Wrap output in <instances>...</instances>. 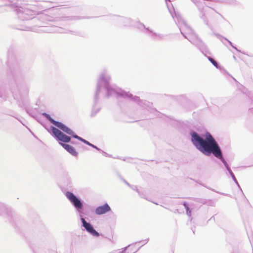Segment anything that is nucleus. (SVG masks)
Returning <instances> with one entry per match:
<instances>
[{
	"mask_svg": "<svg viewBox=\"0 0 253 253\" xmlns=\"http://www.w3.org/2000/svg\"><path fill=\"white\" fill-rule=\"evenodd\" d=\"M110 76L107 73V71L103 70L97 80L96 89L94 97V104L91 113V117H94L100 109V108H96L95 105L98 101L99 94L103 90H105L106 92L105 97L108 98L110 96H114L118 99L120 98L129 99L131 101L137 103L140 106L143 107L145 106L151 108L152 103L146 100H141L137 96H133L131 93L121 88H113L110 84Z\"/></svg>",
	"mask_w": 253,
	"mask_h": 253,
	"instance_id": "obj_1",
	"label": "nucleus"
},
{
	"mask_svg": "<svg viewBox=\"0 0 253 253\" xmlns=\"http://www.w3.org/2000/svg\"><path fill=\"white\" fill-rule=\"evenodd\" d=\"M189 134L192 143L199 151L207 156H210L212 154L222 162L228 172L231 171L223 157L219 145L209 132L207 131L204 135L205 138L194 130H191Z\"/></svg>",
	"mask_w": 253,
	"mask_h": 253,
	"instance_id": "obj_2",
	"label": "nucleus"
},
{
	"mask_svg": "<svg viewBox=\"0 0 253 253\" xmlns=\"http://www.w3.org/2000/svg\"><path fill=\"white\" fill-rule=\"evenodd\" d=\"M189 134L192 143L199 151L207 156H210L212 154L222 162L228 172L231 171L223 157L219 145L209 132L207 131L204 135L205 138L194 130H191Z\"/></svg>",
	"mask_w": 253,
	"mask_h": 253,
	"instance_id": "obj_3",
	"label": "nucleus"
},
{
	"mask_svg": "<svg viewBox=\"0 0 253 253\" xmlns=\"http://www.w3.org/2000/svg\"><path fill=\"white\" fill-rule=\"evenodd\" d=\"M65 195L75 209L77 212L79 214L82 226L91 235L94 237H98L99 233L94 229L91 224L87 222L83 216V215L84 214V201L72 192L67 191Z\"/></svg>",
	"mask_w": 253,
	"mask_h": 253,
	"instance_id": "obj_4",
	"label": "nucleus"
},
{
	"mask_svg": "<svg viewBox=\"0 0 253 253\" xmlns=\"http://www.w3.org/2000/svg\"><path fill=\"white\" fill-rule=\"evenodd\" d=\"M33 8V6L29 4L17 7L15 11L18 18L22 21H28L32 19L36 15L38 14L37 12Z\"/></svg>",
	"mask_w": 253,
	"mask_h": 253,
	"instance_id": "obj_5",
	"label": "nucleus"
},
{
	"mask_svg": "<svg viewBox=\"0 0 253 253\" xmlns=\"http://www.w3.org/2000/svg\"><path fill=\"white\" fill-rule=\"evenodd\" d=\"M50 130L51 134L58 141L63 142V143H67L71 141V137L68 136L63 132L60 131L58 128L54 126H50Z\"/></svg>",
	"mask_w": 253,
	"mask_h": 253,
	"instance_id": "obj_6",
	"label": "nucleus"
},
{
	"mask_svg": "<svg viewBox=\"0 0 253 253\" xmlns=\"http://www.w3.org/2000/svg\"><path fill=\"white\" fill-rule=\"evenodd\" d=\"M189 41L195 45L205 56H207V54H211L207 46L199 38L197 35H195V39H189Z\"/></svg>",
	"mask_w": 253,
	"mask_h": 253,
	"instance_id": "obj_7",
	"label": "nucleus"
},
{
	"mask_svg": "<svg viewBox=\"0 0 253 253\" xmlns=\"http://www.w3.org/2000/svg\"><path fill=\"white\" fill-rule=\"evenodd\" d=\"M42 115L50 123L54 125L57 128L60 129L64 132H65L68 128V127L63 123L53 119L49 114L45 112H43L42 114Z\"/></svg>",
	"mask_w": 253,
	"mask_h": 253,
	"instance_id": "obj_8",
	"label": "nucleus"
},
{
	"mask_svg": "<svg viewBox=\"0 0 253 253\" xmlns=\"http://www.w3.org/2000/svg\"><path fill=\"white\" fill-rule=\"evenodd\" d=\"M139 26L138 28L141 29V28H143L145 30L148 32L150 36L153 39L156 40H162L164 38V35L162 34L157 33L156 32H153L152 30L150 29L149 28H146L143 24L139 23Z\"/></svg>",
	"mask_w": 253,
	"mask_h": 253,
	"instance_id": "obj_9",
	"label": "nucleus"
},
{
	"mask_svg": "<svg viewBox=\"0 0 253 253\" xmlns=\"http://www.w3.org/2000/svg\"><path fill=\"white\" fill-rule=\"evenodd\" d=\"M111 211L110 206L107 203L96 207L95 209V213L97 215H102Z\"/></svg>",
	"mask_w": 253,
	"mask_h": 253,
	"instance_id": "obj_10",
	"label": "nucleus"
},
{
	"mask_svg": "<svg viewBox=\"0 0 253 253\" xmlns=\"http://www.w3.org/2000/svg\"><path fill=\"white\" fill-rule=\"evenodd\" d=\"M66 134H68V135H71L72 137L74 138H75V139H78V140H80L81 141V142H83L84 143L88 145V146H90V145L91 144V143H90L89 141H88L87 140L83 138L82 137L78 136V135H77L71 128H70L69 127L68 128H67V130L65 131V132Z\"/></svg>",
	"mask_w": 253,
	"mask_h": 253,
	"instance_id": "obj_11",
	"label": "nucleus"
},
{
	"mask_svg": "<svg viewBox=\"0 0 253 253\" xmlns=\"http://www.w3.org/2000/svg\"><path fill=\"white\" fill-rule=\"evenodd\" d=\"M59 144L61 146H62L65 150H66L68 153L71 154L73 156H77L78 155V153L76 151V149L72 146L65 143H62L61 142H59Z\"/></svg>",
	"mask_w": 253,
	"mask_h": 253,
	"instance_id": "obj_12",
	"label": "nucleus"
},
{
	"mask_svg": "<svg viewBox=\"0 0 253 253\" xmlns=\"http://www.w3.org/2000/svg\"><path fill=\"white\" fill-rule=\"evenodd\" d=\"M79 17L78 16H64V17H56L55 20H50L48 19V21H71V20H75L79 19Z\"/></svg>",
	"mask_w": 253,
	"mask_h": 253,
	"instance_id": "obj_13",
	"label": "nucleus"
},
{
	"mask_svg": "<svg viewBox=\"0 0 253 253\" xmlns=\"http://www.w3.org/2000/svg\"><path fill=\"white\" fill-rule=\"evenodd\" d=\"M181 28L184 29V31L186 34L190 35L193 38H195V35L196 34L194 32L191 28L187 25L184 21H183V27Z\"/></svg>",
	"mask_w": 253,
	"mask_h": 253,
	"instance_id": "obj_14",
	"label": "nucleus"
},
{
	"mask_svg": "<svg viewBox=\"0 0 253 253\" xmlns=\"http://www.w3.org/2000/svg\"><path fill=\"white\" fill-rule=\"evenodd\" d=\"M215 36L217 37V38L219 39L223 43L225 44L224 42H223V40H224L225 41H226L229 43V44L233 47L234 48V49H235L238 52H241L240 50H239L237 47H236L234 45H233L232 42L229 41V40H228L227 39H226V38L223 37L222 36L219 35V34H215Z\"/></svg>",
	"mask_w": 253,
	"mask_h": 253,
	"instance_id": "obj_15",
	"label": "nucleus"
},
{
	"mask_svg": "<svg viewBox=\"0 0 253 253\" xmlns=\"http://www.w3.org/2000/svg\"><path fill=\"white\" fill-rule=\"evenodd\" d=\"M215 36L217 37V38L219 39L223 43L225 44L224 42H223V40H224L225 41H226L229 43V44L233 47L234 48V49H235L238 52H241L240 50H239L237 47H236L234 45H233L232 42L229 41V40H228L227 39H226V38L223 37L222 36L219 35V34H215Z\"/></svg>",
	"mask_w": 253,
	"mask_h": 253,
	"instance_id": "obj_16",
	"label": "nucleus"
},
{
	"mask_svg": "<svg viewBox=\"0 0 253 253\" xmlns=\"http://www.w3.org/2000/svg\"><path fill=\"white\" fill-rule=\"evenodd\" d=\"M209 61L217 69H220L221 66L211 56H206Z\"/></svg>",
	"mask_w": 253,
	"mask_h": 253,
	"instance_id": "obj_17",
	"label": "nucleus"
},
{
	"mask_svg": "<svg viewBox=\"0 0 253 253\" xmlns=\"http://www.w3.org/2000/svg\"><path fill=\"white\" fill-rule=\"evenodd\" d=\"M182 205H183L185 209L186 214H187V215L189 217L191 216V212L188 203L186 202H183Z\"/></svg>",
	"mask_w": 253,
	"mask_h": 253,
	"instance_id": "obj_18",
	"label": "nucleus"
},
{
	"mask_svg": "<svg viewBox=\"0 0 253 253\" xmlns=\"http://www.w3.org/2000/svg\"><path fill=\"white\" fill-rule=\"evenodd\" d=\"M120 20L123 21L125 25H131V20L129 18H125V17H120Z\"/></svg>",
	"mask_w": 253,
	"mask_h": 253,
	"instance_id": "obj_19",
	"label": "nucleus"
},
{
	"mask_svg": "<svg viewBox=\"0 0 253 253\" xmlns=\"http://www.w3.org/2000/svg\"><path fill=\"white\" fill-rule=\"evenodd\" d=\"M200 16L201 17V18L202 19H203V21L204 22V23L208 26H209V24H208V20H207V19L206 18V16H205V14L204 13V12H203V10L202 9H200Z\"/></svg>",
	"mask_w": 253,
	"mask_h": 253,
	"instance_id": "obj_20",
	"label": "nucleus"
},
{
	"mask_svg": "<svg viewBox=\"0 0 253 253\" xmlns=\"http://www.w3.org/2000/svg\"><path fill=\"white\" fill-rule=\"evenodd\" d=\"M44 31L47 32H58V33H64L66 32H65V29L61 28H56V30H55L54 31H51V30H46Z\"/></svg>",
	"mask_w": 253,
	"mask_h": 253,
	"instance_id": "obj_21",
	"label": "nucleus"
},
{
	"mask_svg": "<svg viewBox=\"0 0 253 253\" xmlns=\"http://www.w3.org/2000/svg\"><path fill=\"white\" fill-rule=\"evenodd\" d=\"M179 30L180 31V32H181V34H182V35L184 37V38L187 39L188 41H189V39H195V38H194L192 37H188L186 35H187V34H186L184 31V29L183 28H181V27L179 28Z\"/></svg>",
	"mask_w": 253,
	"mask_h": 253,
	"instance_id": "obj_22",
	"label": "nucleus"
},
{
	"mask_svg": "<svg viewBox=\"0 0 253 253\" xmlns=\"http://www.w3.org/2000/svg\"><path fill=\"white\" fill-rule=\"evenodd\" d=\"M229 173L230 175V176L232 177V178L233 180V181L236 183V185H238V181H237V179H236L234 174L232 172V171L231 170V171H229Z\"/></svg>",
	"mask_w": 253,
	"mask_h": 253,
	"instance_id": "obj_23",
	"label": "nucleus"
},
{
	"mask_svg": "<svg viewBox=\"0 0 253 253\" xmlns=\"http://www.w3.org/2000/svg\"><path fill=\"white\" fill-rule=\"evenodd\" d=\"M148 241H149V239H145V240H144L142 241L141 242H143V245H142L140 247H139V248H138V249H137L136 251H135L133 253H136V252H137L139 250V249H140L142 246H143V245H145V244H146L148 242Z\"/></svg>",
	"mask_w": 253,
	"mask_h": 253,
	"instance_id": "obj_24",
	"label": "nucleus"
},
{
	"mask_svg": "<svg viewBox=\"0 0 253 253\" xmlns=\"http://www.w3.org/2000/svg\"><path fill=\"white\" fill-rule=\"evenodd\" d=\"M90 146L92 148H94V149H95L96 150H97L98 151H101V150L99 148H98L96 145H94V144H93L92 143H91V144L90 145Z\"/></svg>",
	"mask_w": 253,
	"mask_h": 253,
	"instance_id": "obj_25",
	"label": "nucleus"
},
{
	"mask_svg": "<svg viewBox=\"0 0 253 253\" xmlns=\"http://www.w3.org/2000/svg\"><path fill=\"white\" fill-rule=\"evenodd\" d=\"M20 29L21 30H34V28H31L30 27H25L24 28H21Z\"/></svg>",
	"mask_w": 253,
	"mask_h": 253,
	"instance_id": "obj_26",
	"label": "nucleus"
},
{
	"mask_svg": "<svg viewBox=\"0 0 253 253\" xmlns=\"http://www.w3.org/2000/svg\"><path fill=\"white\" fill-rule=\"evenodd\" d=\"M100 152H101L102 153V154H103V155H104V156L105 157H110V156L107 154L106 152L103 151V150H101V151H99Z\"/></svg>",
	"mask_w": 253,
	"mask_h": 253,
	"instance_id": "obj_27",
	"label": "nucleus"
},
{
	"mask_svg": "<svg viewBox=\"0 0 253 253\" xmlns=\"http://www.w3.org/2000/svg\"><path fill=\"white\" fill-rule=\"evenodd\" d=\"M131 245H128L127 246L125 247L123 249L122 251L121 252V253H125L126 250L127 249V248L128 247H129V246H130Z\"/></svg>",
	"mask_w": 253,
	"mask_h": 253,
	"instance_id": "obj_28",
	"label": "nucleus"
},
{
	"mask_svg": "<svg viewBox=\"0 0 253 253\" xmlns=\"http://www.w3.org/2000/svg\"><path fill=\"white\" fill-rule=\"evenodd\" d=\"M229 2L231 3L232 4H237V1L235 0H229Z\"/></svg>",
	"mask_w": 253,
	"mask_h": 253,
	"instance_id": "obj_29",
	"label": "nucleus"
},
{
	"mask_svg": "<svg viewBox=\"0 0 253 253\" xmlns=\"http://www.w3.org/2000/svg\"><path fill=\"white\" fill-rule=\"evenodd\" d=\"M123 181L127 185H128V186H129L130 187H131V186L129 184V183H128L126 180L125 179H123Z\"/></svg>",
	"mask_w": 253,
	"mask_h": 253,
	"instance_id": "obj_30",
	"label": "nucleus"
},
{
	"mask_svg": "<svg viewBox=\"0 0 253 253\" xmlns=\"http://www.w3.org/2000/svg\"><path fill=\"white\" fill-rule=\"evenodd\" d=\"M131 188L132 189H133V190H136L138 193H139V191H138V189L136 188V186H133V187H132V186H131Z\"/></svg>",
	"mask_w": 253,
	"mask_h": 253,
	"instance_id": "obj_31",
	"label": "nucleus"
},
{
	"mask_svg": "<svg viewBox=\"0 0 253 253\" xmlns=\"http://www.w3.org/2000/svg\"><path fill=\"white\" fill-rule=\"evenodd\" d=\"M13 117L15 118L16 119H17L23 126H25V125L22 123V122L21 121V120L18 119L16 117L12 116Z\"/></svg>",
	"mask_w": 253,
	"mask_h": 253,
	"instance_id": "obj_32",
	"label": "nucleus"
},
{
	"mask_svg": "<svg viewBox=\"0 0 253 253\" xmlns=\"http://www.w3.org/2000/svg\"><path fill=\"white\" fill-rule=\"evenodd\" d=\"M69 32H70L71 33L74 34V35H77V33L76 32H74V31H69Z\"/></svg>",
	"mask_w": 253,
	"mask_h": 253,
	"instance_id": "obj_33",
	"label": "nucleus"
},
{
	"mask_svg": "<svg viewBox=\"0 0 253 253\" xmlns=\"http://www.w3.org/2000/svg\"><path fill=\"white\" fill-rule=\"evenodd\" d=\"M238 187L242 191V189H241V188L239 185V184L238 183V185H237Z\"/></svg>",
	"mask_w": 253,
	"mask_h": 253,
	"instance_id": "obj_34",
	"label": "nucleus"
},
{
	"mask_svg": "<svg viewBox=\"0 0 253 253\" xmlns=\"http://www.w3.org/2000/svg\"><path fill=\"white\" fill-rule=\"evenodd\" d=\"M251 112H253V108L249 109Z\"/></svg>",
	"mask_w": 253,
	"mask_h": 253,
	"instance_id": "obj_35",
	"label": "nucleus"
},
{
	"mask_svg": "<svg viewBox=\"0 0 253 253\" xmlns=\"http://www.w3.org/2000/svg\"><path fill=\"white\" fill-rule=\"evenodd\" d=\"M212 219H213V220H214V216H212L210 218V220H211Z\"/></svg>",
	"mask_w": 253,
	"mask_h": 253,
	"instance_id": "obj_36",
	"label": "nucleus"
},
{
	"mask_svg": "<svg viewBox=\"0 0 253 253\" xmlns=\"http://www.w3.org/2000/svg\"><path fill=\"white\" fill-rule=\"evenodd\" d=\"M26 127L28 129V130L29 131H30V132L32 133L33 135H34V134L31 132V131L30 130V128H29L27 126H26Z\"/></svg>",
	"mask_w": 253,
	"mask_h": 253,
	"instance_id": "obj_37",
	"label": "nucleus"
},
{
	"mask_svg": "<svg viewBox=\"0 0 253 253\" xmlns=\"http://www.w3.org/2000/svg\"><path fill=\"white\" fill-rule=\"evenodd\" d=\"M72 144H75V142L71 141Z\"/></svg>",
	"mask_w": 253,
	"mask_h": 253,
	"instance_id": "obj_38",
	"label": "nucleus"
},
{
	"mask_svg": "<svg viewBox=\"0 0 253 253\" xmlns=\"http://www.w3.org/2000/svg\"><path fill=\"white\" fill-rule=\"evenodd\" d=\"M44 16H45V15H43V14H42V17H43Z\"/></svg>",
	"mask_w": 253,
	"mask_h": 253,
	"instance_id": "obj_39",
	"label": "nucleus"
},
{
	"mask_svg": "<svg viewBox=\"0 0 253 253\" xmlns=\"http://www.w3.org/2000/svg\"><path fill=\"white\" fill-rule=\"evenodd\" d=\"M152 110L153 111H156V110H155V109H152Z\"/></svg>",
	"mask_w": 253,
	"mask_h": 253,
	"instance_id": "obj_40",
	"label": "nucleus"
},
{
	"mask_svg": "<svg viewBox=\"0 0 253 253\" xmlns=\"http://www.w3.org/2000/svg\"><path fill=\"white\" fill-rule=\"evenodd\" d=\"M233 57H234V59H236L235 56H234Z\"/></svg>",
	"mask_w": 253,
	"mask_h": 253,
	"instance_id": "obj_41",
	"label": "nucleus"
}]
</instances>
